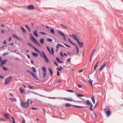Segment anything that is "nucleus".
<instances>
[{"label":"nucleus","mask_w":123,"mask_h":123,"mask_svg":"<svg viewBox=\"0 0 123 123\" xmlns=\"http://www.w3.org/2000/svg\"><path fill=\"white\" fill-rule=\"evenodd\" d=\"M42 53L43 54V55L40 53V54L41 56L44 59L45 62L47 63H48L49 61L46 56L43 52L42 51Z\"/></svg>","instance_id":"nucleus-1"},{"label":"nucleus","mask_w":123,"mask_h":123,"mask_svg":"<svg viewBox=\"0 0 123 123\" xmlns=\"http://www.w3.org/2000/svg\"><path fill=\"white\" fill-rule=\"evenodd\" d=\"M86 105L89 106L90 105V109L91 111H92L93 110L92 109L93 105L92 103L90 102L89 100H86V102L85 103Z\"/></svg>","instance_id":"nucleus-2"},{"label":"nucleus","mask_w":123,"mask_h":123,"mask_svg":"<svg viewBox=\"0 0 123 123\" xmlns=\"http://www.w3.org/2000/svg\"><path fill=\"white\" fill-rule=\"evenodd\" d=\"M21 106L24 108H26L29 105L28 104L25 102H22L21 103Z\"/></svg>","instance_id":"nucleus-3"},{"label":"nucleus","mask_w":123,"mask_h":123,"mask_svg":"<svg viewBox=\"0 0 123 123\" xmlns=\"http://www.w3.org/2000/svg\"><path fill=\"white\" fill-rule=\"evenodd\" d=\"M27 8L29 10H32L34 9V7L32 5H30L28 6Z\"/></svg>","instance_id":"nucleus-4"},{"label":"nucleus","mask_w":123,"mask_h":123,"mask_svg":"<svg viewBox=\"0 0 123 123\" xmlns=\"http://www.w3.org/2000/svg\"><path fill=\"white\" fill-rule=\"evenodd\" d=\"M107 63V62H106L103 65L100 67V71H101L105 67Z\"/></svg>","instance_id":"nucleus-5"},{"label":"nucleus","mask_w":123,"mask_h":123,"mask_svg":"<svg viewBox=\"0 0 123 123\" xmlns=\"http://www.w3.org/2000/svg\"><path fill=\"white\" fill-rule=\"evenodd\" d=\"M105 112L107 117L109 116L111 114V111L108 110L105 111Z\"/></svg>","instance_id":"nucleus-6"},{"label":"nucleus","mask_w":123,"mask_h":123,"mask_svg":"<svg viewBox=\"0 0 123 123\" xmlns=\"http://www.w3.org/2000/svg\"><path fill=\"white\" fill-rule=\"evenodd\" d=\"M91 117L92 118H97V115L95 113L93 112V114L91 115Z\"/></svg>","instance_id":"nucleus-7"},{"label":"nucleus","mask_w":123,"mask_h":123,"mask_svg":"<svg viewBox=\"0 0 123 123\" xmlns=\"http://www.w3.org/2000/svg\"><path fill=\"white\" fill-rule=\"evenodd\" d=\"M33 42L34 43H35L38 46L40 47L41 46V44L36 39L33 41Z\"/></svg>","instance_id":"nucleus-8"},{"label":"nucleus","mask_w":123,"mask_h":123,"mask_svg":"<svg viewBox=\"0 0 123 123\" xmlns=\"http://www.w3.org/2000/svg\"><path fill=\"white\" fill-rule=\"evenodd\" d=\"M7 61V60H6L2 61L1 62L0 66L1 67L3 65L5 64L6 63Z\"/></svg>","instance_id":"nucleus-9"},{"label":"nucleus","mask_w":123,"mask_h":123,"mask_svg":"<svg viewBox=\"0 0 123 123\" xmlns=\"http://www.w3.org/2000/svg\"><path fill=\"white\" fill-rule=\"evenodd\" d=\"M33 76V77L36 79V80H38V78H37V77L35 75V74L33 73L32 72L30 74Z\"/></svg>","instance_id":"nucleus-10"},{"label":"nucleus","mask_w":123,"mask_h":123,"mask_svg":"<svg viewBox=\"0 0 123 123\" xmlns=\"http://www.w3.org/2000/svg\"><path fill=\"white\" fill-rule=\"evenodd\" d=\"M72 37L73 39L75 40H76L78 38L77 37L75 34H73L72 35Z\"/></svg>","instance_id":"nucleus-11"},{"label":"nucleus","mask_w":123,"mask_h":123,"mask_svg":"<svg viewBox=\"0 0 123 123\" xmlns=\"http://www.w3.org/2000/svg\"><path fill=\"white\" fill-rule=\"evenodd\" d=\"M33 34L35 36L37 37H38V35L37 33V31L36 30L34 31L33 33Z\"/></svg>","instance_id":"nucleus-12"},{"label":"nucleus","mask_w":123,"mask_h":123,"mask_svg":"<svg viewBox=\"0 0 123 123\" xmlns=\"http://www.w3.org/2000/svg\"><path fill=\"white\" fill-rule=\"evenodd\" d=\"M48 69L50 73L51 76H53V74L52 70L50 68H49Z\"/></svg>","instance_id":"nucleus-13"},{"label":"nucleus","mask_w":123,"mask_h":123,"mask_svg":"<svg viewBox=\"0 0 123 123\" xmlns=\"http://www.w3.org/2000/svg\"><path fill=\"white\" fill-rule=\"evenodd\" d=\"M73 106L74 107H77L79 108H82L83 107H84V106H77V105H73Z\"/></svg>","instance_id":"nucleus-14"},{"label":"nucleus","mask_w":123,"mask_h":123,"mask_svg":"<svg viewBox=\"0 0 123 123\" xmlns=\"http://www.w3.org/2000/svg\"><path fill=\"white\" fill-rule=\"evenodd\" d=\"M32 48L33 49H34L35 51H36L37 52L40 53V52L39 50L35 48V47L33 46Z\"/></svg>","instance_id":"nucleus-15"},{"label":"nucleus","mask_w":123,"mask_h":123,"mask_svg":"<svg viewBox=\"0 0 123 123\" xmlns=\"http://www.w3.org/2000/svg\"><path fill=\"white\" fill-rule=\"evenodd\" d=\"M32 53L33 56L34 57H37L38 55V54L37 53H36L32 52Z\"/></svg>","instance_id":"nucleus-16"},{"label":"nucleus","mask_w":123,"mask_h":123,"mask_svg":"<svg viewBox=\"0 0 123 123\" xmlns=\"http://www.w3.org/2000/svg\"><path fill=\"white\" fill-rule=\"evenodd\" d=\"M19 90L20 92L22 94L24 93L25 91V90L24 89L21 88H19Z\"/></svg>","instance_id":"nucleus-17"},{"label":"nucleus","mask_w":123,"mask_h":123,"mask_svg":"<svg viewBox=\"0 0 123 123\" xmlns=\"http://www.w3.org/2000/svg\"><path fill=\"white\" fill-rule=\"evenodd\" d=\"M44 39L43 38H42L40 39V42L41 44H43L44 43Z\"/></svg>","instance_id":"nucleus-18"},{"label":"nucleus","mask_w":123,"mask_h":123,"mask_svg":"<svg viewBox=\"0 0 123 123\" xmlns=\"http://www.w3.org/2000/svg\"><path fill=\"white\" fill-rule=\"evenodd\" d=\"M58 31L59 33L63 37L65 36V34L63 33L62 32L60 31Z\"/></svg>","instance_id":"nucleus-19"},{"label":"nucleus","mask_w":123,"mask_h":123,"mask_svg":"<svg viewBox=\"0 0 123 123\" xmlns=\"http://www.w3.org/2000/svg\"><path fill=\"white\" fill-rule=\"evenodd\" d=\"M9 99H10L11 102H14L17 100L16 99L14 98H10Z\"/></svg>","instance_id":"nucleus-20"},{"label":"nucleus","mask_w":123,"mask_h":123,"mask_svg":"<svg viewBox=\"0 0 123 123\" xmlns=\"http://www.w3.org/2000/svg\"><path fill=\"white\" fill-rule=\"evenodd\" d=\"M57 69L58 71H61L62 70L63 68L61 66H60L59 67L57 68Z\"/></svg>","instance_id":"nucleus-21"},{"label":"nucleus","mask_w":123,"mask_h":123,"mask_svg":"<svg viewBox=\"0 0 123 123\" xmlns=\"http://www.w3.org/2000/svg\"><path fill=\"white\" fill-rule=\"evenodd\" d=\"M79 46L80 47H82L83 46V42H80V43H78Z\"/></svg>","instance_id":"nucleus-22"},{"label":"nucleus","mask_w":123,"mask_h":123,"mask_svg":"<svg viewBox=\"0 0 123 123\" xmlns=\"http://www.w3.org/2000/svg\"><path fill=\"white\" fill-rule=\"evenodd\" d=\"M76 47V50H77V52L76 53V54H78L79 53V49L78 48V47L77 45H76L75 46Z\"/></svg>","instance_id":"nucleus-23"},{"label":"nucleus","mask_w":123,"mask_h":123,"mask_svg":"<svg viewBox=\"0 0 123 123\" xmlns=\"http://www.w3.org/2000/svg\"><path fill=\"white\" fill-rule=\"evenodd\" d=\"M42 70L44 72H46L47 70L44 67H42Z\"/></svg>","instance_id":"nucleus-24"},{"label":"nucleus","mask_w":123,"mask_h":123,"mask_svg":"<svg viewBox=\"0 0 123 123\" xmlns=\"http://www.w3.org/2000/svg\"><path fill=\"white\" fill-rule=\"evenodd\" d=\"M12 36L13 37H14L16 38L17 39H18L19 40H21L19 38V37H17L15 34H13Z\"/></svg>","instance_id":"nucleus-25"},{"label":"nucleus","mask_w":123,"mask_h":123,"mask_svg":"<svg viewBox=\"0 0 123 123\" xmlns=\"http://www.w3.org/2000/svg\"><path fill=\"white\" fill-rule=\"evenodd\" d=\"M32 92L33 93H34V94H36V95H39L40 96H41V97H45L44 96H43L42 95H40V94H39L37 93H36L35 92Z\"/></svg>","instance_id":"nucleus-26"},{"label":"nucleus","mask_w":123,"mask_h":123,"mask_svg":"<svg viewBox=\"0 0 123 123\" xmlns=\"http://www.w3.org/2000/svg\"><path fill=\"white\" fill-rule=\"evenodd\" d=\"M50 31L51 32L52 34H54L55 33V31L54 29L53 28H51L50 29Z\"/></svg>","instance_id":"nucleus-27"},{"label":"nucleus","mask_w":123,"mask_h":123,"mask_svg":"<svg viewBox=\"0 0 123 123\" xmlns=\"http://www.w3.org/2000/svg\"><path fill=\"white\" fill-rule=\"evenodd\" d=\"M73 105L68 103H66L65 104V106L66 107H70L71 106H73Z\"/></svg>","instance_id":"nucleus-28"},{"label":"nucleus","mask_w":123,"mask_h":123,"mask_svg":"<svg viewBox=\"0 0 123 123\" xmlns=\"http://www.w3.org/2000/svg\"><path fill=\"white\" fill-rule=\"evenodd\" d=\"M20 27L23 30L24 32L25 33L26 32V30L23 27H22V26H20Z\"/></svg>","instance_id":"nucleus-29"},{"label":"nucleus","mask_w":123,"mask_h":123,"mask_svg":"<svg viewBox=\"0 0 123 123\" xmlns=\"http://www.w3.org/2000/svg\"><path fill=\"white\" fill-rule=\"evenodd\" d=\"M98 62L96 64L95 66H94V71L95 70L96 68L98 66Z\"/></svg>","instance_id":"nucleus-30"},{"label":"nucleus","mask_w":123,"mask_h":123,"mask_svg":"<svg viewBox=\"0 0 123 123\" xmlns=\"http://www.w3.org/2000/svg\"><path fill=\"white\" fill-rule=\"evenodd\" d=\"M91 99H92V101L93 102V103L94 104H95V99L94 96H93L92 97H91Z\"/></svg>","instance_id":"nucleus-31"},{"label":"nucleus","mask_w":123,"mask_h":123,"mask_svg":"<svg viewBox=\"0 0 123 123\" xmlns=\"http://www.w3.org/2000/svg\"><path fill=\"white\" fill-rule=\"evenodd\" d=\"M12 78V77L11 76H10L8 77V83L9 81H10L11 80Z\"/></svg>","instance_id":"nucleus-32"},{"label":"nucleus","mask_w":123,"mask_h":123,"mask_svg":"<svg viewBox=\"0 0 123 123\" xmlns=\"http://www.w3.org/2000/svg\"><path fill=\"white\" fill-rule=\"evenodd\" d=\"M62 46V44L59 43H58L56 46V47H57V48H59L60 46Z\"/></svg>","instance_id":"nucleus-33"},{"label":"nucleus","mask_w":123,"mask_h":123,"mask_svg":"<svg viewBox=\"0 0 123 123\" xmlns=\"http://www.w3.org/2000/svg\"><path fill=\"white\" fill-rule=\"evenodd\" d=\"M32 71L33 72H36V71H37L36 70L35 67H32Z\"/></svg>","instance_id":"nucleus-34"},{"label":"nucleus","mask_w":123,"mask_h":123,"mask_svg":"<svg viewBox=\"0 0 123 123\" xmlns=\"http://www.w3.org/2000/svg\"><path fill=\"white\" fill-rule=\"evenodd\" d=\"M47 41L49 42H51L52 41V39L50 38H48L47 39Z\"/></svg>","instance_id":"nucleus-35"},{"label":"nucleus","mask_w":123,"mask_h":123,"mask_svg":"<svg viewBox=\"0 0 123 123\" xmlns=\"http://www.w3.org/2000/svg\"><path fill=\"white\" fill-rule=\"evenodd\" d=\"M30 35L32 37V38L31 39L32 41L34 40L35 39L31 34H30Z\"/></svg>","instance_id":"nucleus-36"},{"label":"nucleus","mask_w":123,"mask_h":123,"mask_svg":"<svg viewBox=\"0 0 123 123\" xmlns=\"http://www.w3.org/2000/svg\"><path fill=\"white\" fill-rule=\"evenodd\" d=\"M46 47H47V49L49 51V52L51 54V50H50L49 47L48 46H46Z\"/></svg>","instance_id":"nucleus-37"},{"label":"nucleus","mask_w":123,"mask_h":123,"mask_svg":"<svg viewBox=\"0 0 123 123\" xmlns=\"http://www.w3.org/2000/svg\"><path fill=\"white\" fill-rule=\"evenodd\" d=\"M25 26L29 30V31L30 32L31 31V30L28 27V25H25Z\"/></svg>","instance_id":"nucleus-38"},{"label":"nucleus","mask_w":123,"mask_h":123,"mask_svg":"<svg viewBox=\"0 0 123 123\" xmlns=\"http://www.w3.org/2000/svg\"><path fill=\"white\" fill-rule=\"evenodd\" d=\"M51 52H52V53L53 55H54V48H52L51 49Z\"/></svg>","instance_id":"nucleus-39"},{"label":"nucleus","mask_w":123,"mask_h":123,"mask_svg":"<svg viewBox=\"0 0 123 123\" xmlns=\"http://www.w3.org/2000/svg\"><path fill=\"white\" fill-rule=\"evenodd\" d=\"M4 116L5 118H8V114H4Z\"/></svg>","instance_id":"nucleus-40"},{"label":"nucleus","mask_w":123,"mask_h":123,"mask_svg":"<svg viewBox=\"0 0 123 123\" xmlns=\"http://www.w3.org/2000/svg\"><path fill=\"white\" fill-rule=\"evenodd\" d=\"M77 96H79V97H84V95H82L81 94H78L77 95Z\"/></svg>","instance_id":"nucleus-41"},{"label":"nucleus","mask_w":123,"mask_h":123,"mask_svg":"<svg viewBox=\"0 0 123 123\" xmlns=\"http://www.w3.org/2000/svg\"><path fill=\"white\" fill-rule=\"evenodd\" d=\"M43 74V78H44L46 74V72H44Z\"/></svg>","instance_id":"nucleus-42"},{"label":"nucleus","mask_w":123,"mask_h":123,"mask_svg":"<svg viewBox=\"0 0 123 123\" xmlns=\"http://www.w3.org/2000/svg\"><path fill=\"white\" fill-rule=\"evenodd\" d=\"M67 91L71 92H74V91L72 90H67Z\"/></svg>","instance_id":"nucleus-43"},{"label":"nucleus","mask_w":123,"mask_h":123,"mask_svg":"<svg viewBox=\"0 0 123 123\" xmlns=\"http://www.w3.org/2000/svg\"><path fill=\"white\" fill-rule=\"evenodd\" d=\"M0 120L1 121H6V120L5 119L3 118H0Z\"/></svg>","instance_id":"nucleus-44"},{"label":"nucleus","mask_w":123,"mask_h":123,"mask_svg":"<svg viewBox=\"0 0 123 123\" xmlns=\"http://www.w3.org/2000/svg\"><path fill=\"white\" fill-rule=\"evenodd\" d=\"M63 44L65 45V46H66L68 47H71V46L69 45H68L67 44H66V43H63Z\"/></svg>","instance_id":"nucleus-45"},{"label":"nucleus","mask_w":123,"mask_h":123,"mask_svg":"<svg viewBox=\"0 0 123 123\" xmlns=\"http://www.w3.org/2000/svg\"><path fill=\"white\" fill-rule=\"evenodd\" d=\"M88 82L90 84H92V80H90L88 81Z\"/></svg>","instance_id":"nucleus-46"},{"label":"nucleus","mask_w":123,"mask_h":123,"mask_svg":"<svg viewBox=\"0 0 123 123\" xmlns=\"http://www.w3.org/2000/svg\"><path fill=\"white\" fill-rule=\"evenodd\" d=\"M69 101H74V100L72 98H70V99H69Z\"/></svg>","instance_id":"nucleus-47"},{"label":"nucleus","mask_w":123,"mask_h":123,"mask_svg":"<svg viewBox=\"0 0 123 123\" xmlns=\"http://www.w3.org/2000/svg\"><path fill=\"white\" fill-rule=\"evenodd\" d=\"M5 83L6 84H7L8 83V79H7L6 78L5 80Z\"/></svg>","instance_id":"nucleus-48"},{"label":"nucleus","mask_w":123,"mask_h":123,"mask_svg":"<svg viewBox=\"0 0 123 123\" xmlns=\"http://www.w3.org/2000/svg\"><path fill=\"white\" fill-rule=\"evenodd\" d=\"M27 44L30 45V46H31V47H32V48L34 46L33 45H32V44H30V43H27Z\"/></svg>","instance_id":"nucleus-49"},{"label":"nucleus","mask_w":123,"mask_h":123,"mask_svg":"<svg viewBox=\"0 0 123 123\" xmlns=\"http://www.w3.org/2000/svg\"><path fill=\"white\" fill-rule=\"evenodd\" d=\"M31 109L32 110H37V108H35L34 107H32Z\"/></svg>","instance_id":"nucleus-50"},{"label":"nucleus","mask_w":123,"mask_h":123,"mask_svg":"<svg viewBox=\"0 0 123 123\" xmlns=\"http://www.w3.org/2000/svg\"><path fill=\"white\" fill-rule=\"evenodd\" d=\"M26 72H27V73H28V72H29L30 73V74H31V71H30V70H26Z\"/></svg>","instance_id":"nucleus-51"},{"label":"nucleus","mask_w":123,"mask_h":123,"mask_svg":"<svg viewBox=\"0 0 123 123\" xmlns=\"http://www.w3.org/2000/svg\"><path fill=\"white\" fill-rule=\"evenodd\" d=\"M57 74L58 76H60V73L58 71H57Z\"/></svg>","instance_id":"nucleus-52"},{"label":"nucleus","mask_w":123,"mask_h":123,"mask_svg":"<svg viewBox=\"0 0 123 123\" xmlns=\"http://www.w3.org/2000/svg\"><path fill=\"white\" fill-rule=\"evenodd\" d=\"M56 59L57 61L58 62H59L60 61L58 57H56Z\"/></svg>","instance_id":"nucleus-53"},{"label":"nucleus","mask_w":123,"mask_h":123,"mask_svg":"<svg viewBox=\"0 0 123 123\" xmlns=\"http://www.w3.org/2000/svg\"><path fill=\"white\" fill-rule=\"evenodd\" d=\"M96 50V49H94V50H93V51L91 55V57H92V56H93V53H94V52Z\"/></svg>","instance_id":"nucleus-54"},{"label":"nucleus","mask_w":123,"mask_h":123,"mask_svg":"<svg viewBox=\"0 0 123 123\" xmlns=\"http://www.w3.org/2000/svg\"><path fill=\"white\" fill-rule=\"evenodd\" d=\"M11 118L13 119V123H15V122L14 119V117H12Z\"/></svg>","instance_id":"nucleus-55"},{"label":"nucleus","mask_w":123,"mask_h":123,"mask_svg":"<svg viewBox=\"0 0 123 123\" xmlns=\"http://www.w3.org/2000/svg\"><path fill=\"white\" fill-rule=\"evenodd\" d=\"M40 33L43 35H45L46 34L43 32H40Z\"/></svg>","instance_id":"nucleus-56"},{"label":"nucleus","mask_w":123,"mask_h":123,"mask_svg":"<svg viewBox=\"0 0 123 123\" xmlns=\"http://www.w3.org/2000/svg\"><path fill=\"white\" fill-rule=\"evenodd\" d=\"M55 64V65L57 66H59L57 64V63L56 62L54 61V62Z\"/></svg>","instance_id":"nucleus-57"},{"label":"nucleus","mask_w":123,"mask_h":123,"mask_svg":"<svg viewBox=\"0 0 123 123\" xmlns=\"http://www.w3.org/2000/svg\"><path fill=\"white\" fill-rule=\"evenodd\" d=\"M63 99L65 100L69 101V99H68L66 98H63Z\"/></svg>","instance_id":"nucleus-58"},{"label":"nucleus","mask_w":123,"mask_h":123,"mask_svg":"<svg viewBox=\"0 0 123 123\" xmlns=\"http://www.w3.org/2000/svg\"><path fill=\"white\" fill-rule=\"evenodd\" d=\"M67 61L68 63H69L70 62V58H68L67 59Z\"/></svg>","instance_id":"nucleus-59"},{"label":"nucleus","mask_w":123,"mask_h":123,"mask_svg":"<svg viewBox=\"0 0 123 123\" xmlns=\"http://www.w3.org/2000/svg\"><path fill=\"white\" fill-rule=\"evenodd\" d=\"M28 87L30 88H31L32 89H33L34 88L33 87L31 86H28Z\"/></svg>","instance_id":"nucleus-60"},{"label":"nucleus","mask_w":123,"mask_h":123,"mask_svg":"<svg viewBox=\"0 0 123 123\" xmlns=\"http://www.w3.org/2000/svg\"><path fill=\"white\" fill-rule=\"evenodd\" d=\"M3 69L5 70H7V68H6L4 66H3Z\"/></svg>","instance_id":"nucleus-61"},{"label":"nucleus","mask_w":123,"mask_h":123,"mask_svg":"<svg viewBox=\"0 0 123 123\" xmlns=\"http://www.w3.org/2000/svg\"><path fill=\"white\" fill-rule=\"evenodd\" d=\"M78 86L79 88H81L82 87V86L80 84H78Z\"/></svg>","instance_id":"nucleus-62"},{"label":"nucleus","mask_w":123,"mask_h":123,"mask_svg":"<svg viewBox=\"0 0 123 123\" xmlns=\"http://www.w3.org/2000/svg\"><path fill=\"white\" fill-rule=\"evenodd\" d=\"M60 25H61V26H63V27H65V28H67V27L66 26H65V25H63V24H61Z\"/></svg>","instance_id":"nucleus-63"},{"label":"nucleus","mask_w":123,"mask_h":123,"mask_svg":"<svg viewBox=\"0 0 123 123\" xmlns=\"http://www.w3.org/2000/svg\"><path fill=\"white\" fill-rule=\"evenodd\" d=\"M60 55L62 57H63V55L62 52H61L60 53Z\"/></svg>","instance_id":"nucleus-64"}]
</instances>
